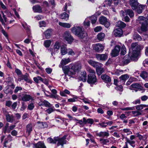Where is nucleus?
<instances>
[{
    "mask_svg": "<svg viewBox=\"0 0 148 148\" xmlns=\"http://www.w3.org/2000/svg\"><path fill=\"white\" fill-rule=\"evenodd\" d=\"M140 49V46L137 43H132L131 47L129 49L128 54L125 56L122 59L123 65L128 64L131 61L136 60L138 56Z\"/></svg>",
    "mask_w": 148,
    "mask_h": 148,
    "instance_id": "1",
    "label": "nucleus"
},
{
    "mask_svg": "<svg viewBox=\"0 0 148 148\" xmlns=\"http://www.w3.org/2000/svg\"><path fill=\"white\" fill-rule=\"evenodd\" d=\"M71 31L75 35L80 38H83L87 36V33L83 30L82 27H74L71 28Z\"/></svg>",
    "mask_w": 148,
    "mask_h": 148,
    "instance_id": "2",
    "label": "nucleus"
},
{
    "mask_svg": "<svg viewBox=\"0 0 148 148\" xmlns=\"http://www.w3.org/2000/svg\"><path fill=\"white\" fill-rule=\"evenodd\" d=\"M99 21L100 24L104 25L106 27L108 28L110 26V23L106 17L101 16L99 18Z\"/></svg>",
    "mask_w": 148,
    "mask_h": 148,
    "instance_id": "3",
    "label": "nucleus"
},
{
    "mask_svg": "<svg viewBox=\"0 0 148 148\" xmlns=\"http://www.w3.org/2000/svg\"><path fill=\"white\" fill-rule=\"evenodd\" d=\"M64 39L67 41L69 43H71L74 40L73 37L71 36L69 32L66 31L64 33Z\"/></svg>",
    "mask_w": 148,
    "mask_h": 148,
    "instance_id": "4",
    "label": "nucleus"
},
{
    "mask_svg": "<svg viewBox=\"0 0 148 148\" xmlns=\"http://www.w3.org/2000/svg\"><path fill=\"white\" fill-rule=\"evenodd\" d=\"M130 90H133L135 92H136L138 90H141L143 89L142 87L138 83L133 84L129 87Z\"/></svg>",
    "mask_w": 148,
    "mask_h": 148,
    "instance_id": "5",
    "label": "nucleus"
},
{
    "mask_svg": "<svg viewBox=\"0 0 148 148\" xmlns=\"http://www.w3.org/2000/svg\"><path fill=\"white\" fill-rule=\"evenodd\" d=\"M108 55L107 54H99L96 55V58L98 60L105 61L107 60Z\"/></svg>",
    "mask_w": 148,
    "mask_h": 148,
    "instance_id": "6",
    "label": "nucleus"
},
{
    "mask_svg": "<svg viewBox=\"0 0 148 148\" xmlns=\"http://www.w3.org/2000/svg\"><path fill=\"white\" fill-rule=\"evenodd\" d=\"M12 140V137L10 134L8 135L7 137L5 139L3 144V146L5 147H8L10 148L11 145H8V143Z\"/></svg>",
    "mask_w": 148,
    "mask_h": 148,
    "instance_id": "7",
    "label": "nucleus"
},
{
    "mask_svg": "<svg viewBox=\"0 0 148 148\" xmlns=\"http://www.w3.org/2000/svg\"><path fill=\"white\" fill-rule=\"evenodd\" d=\"M97 82V78L95 75L90 74L88 76L87 82L90 84H94Z\"/></svg>",
    "mask_w": 148,
    "mask_h": 148,
    "instance_id": "8",
    "label": "nucleus"
},
{
    "mask_svg": "<svg viewBox=\"0 0 148 148\" xmlns=\"http://www.w3.org/2000/svg\"><path fill=\"white\" fill-rule=\"evenodd\" d=\"M120 48L121 47L120 46H116L114 48L112 51L111 56L113 57H115L118 56L120 52Z\"/></svg>",
    "mask_w": 148,
    "mask_h": 148,
    "instance_id": "9",
    "label": "nucleus"
},
{
    "mask_svg": "<svg viewBox=\"0 0 148 148\" xmlns=\"http://www.w3.org/2000/svg\"><path fill=\"white\" fill-rule=\"evenodd\" d=\"M21 100L24 101H29L30 100L34 101V98L30 95L25 94H23L21 97Z\"/></svg>",
    "mask_w": 148,
    "mask_h": 148,
    "instance_id": "10",
    "label": "nucleus"
},
{
    "mask_svg": "<svg viewBox=\"0 0 148 148\" xmlns=\"http://www.w3.org/2000/svg\"><path fill=\"white\" fill-rule=\"evenodd\" d=\"M129 3L132 8L134 10H136L137 7L139 5L137 0H130Z\"/></svg>",
    "mask_w": 148,
    "mask_h": 148,
    "instance_id": "11",
    "label": "nucleus"
},
{
    "mask_svg": "<svg viewBox=\"0 0 148 148\" xmlns=\"http://www.w3.org/2000/svg\"><path fill=\"white\" fill-rule=\"evenodd\" d=\"M88 62L90 65L94 67L97 68L99 66H102L103 65L101 64L92 60H88Z\"/></svg>",
    "mask_w": 148,
    "mask_h": 148,
    "instance_id": "12",
    "label": "nucleus"
},
{
    "mask_svg": "<svg viewBox=\"0 0 148 148\" xmlns=\"http://www.w3.org/2000/svg\"><path fill=\"white\" fill-rule=\"evenodd\" d=\"M104 48V46L101 44L98 43L96 44L94 47V49L98 52H102Z\"/></svg>",
    "mask_w": 148,
    "mask_h": 148,
    "instance_id": "13",
    "label": "nucleus"
},
{
    "mask_svg": "<svg viewBox=\"0 0 148 148\" xmlns=\"http://www.w3.org/2000/svg\"><path fill=\"white\" fill-rule=\"evenodd\" d=\"M109 131H107L106 132H100L96 134V135L99 137L104 138L107 137L109 136Z\"/></svg>",
    "mask_w": 148,
    "mask_h": 148,
    "instance_id": "14",
    "label": "nucleus"
},
{
    "mask_svg": "<svg viewBox=\"0 0 148 148\" xmlns=\"http://www.w3.org/2000/svg\"><path fill=\"white\" fill-rule=\"evenodd\" d=\"M113 34L115 36H121L123 34L122 30L120 28L116 29L114 30Z\"/></svg>",
    "mask_w": 148,
    "mask_h": 148,
    "instance_id": "15",
    "label": "nucleus"
},
{
    "mask_svg": "<svg viewBox=\"0 0 148 148\" xmlns=\"http://www.w3.org/2000/svg\"><path fill=\"white\" fill-rule=\"evenodd\" d=\"M66 136H64L62 138H60L58 137V139L57 141H58V145L59 146L60 145H63L64 144H66V140L65 139L66 138Z\"/></svg>",
    "mask_w": 148,
    "mask_h": 148,
    "instance_id": "16",
    "label": "nucleus"
},
{
    "mask_svg": "<svg viewBox=\"0 0 148 148\" xmlns=\"http://www.w3.org/2000/svg\"><path fill=\"white\" fill-rule=\"evenodd\" d=\"M101 77L102 79L106 83H109L111 81L110 77L106 75H102L101 76Z\"/></svg>",
    "mask_w": 148,
    "mask_h": 148,
    "instance_id": "17",
    "label": "nucleus"
},
{
    "mask_svg": "<svg viewBox=\"0 0 148 148\" xmlns=\"http://www.w3.org/2000/svg\"><path fill=\"white\" fill-rule=\"evenodd\" d=\"M33 10L34 12L41 13L42 12V9L40 6L39 5H36L33 7Z\"/></svg>",
    "mask_w": 148,
    "mask_h": 148,
    "instance_id": "18",
    "label": "nucleus"
},
{
    "mask_svg": "<svg viewBox=\"0 0 148 148\" xmlns=\"http://www.w3.org/2000/svg\"><path fill=\"white\" fill-rule=\"evenodd\" d=\"M6 121L12 123L14 121V116L13 115L7 114L5 115Z\"/></svg>",
    "mask_w": 148,
    "mask_h": 148,
    "instance_id": "19",
    "label": "nucleus"
},
{
    "mask_svg": "<svg viewBox=\"0 0 148 148\" xmlns=\"http://www.w3.org/2000/svg\"><path fill=\"white\" fill-rule=\"evenodd\" d=\"M129 77L127 74H126L122 75L119 77L120 80L122 84H124L125 81Z\"/></svg>",
    "mask_w": 148,
    "mask_h": 148,
    "instance_id": "20",
    "label": "nucleus"
},
{
    "mask_svg": "<svg viewBox=\"0 0 148 148\" xmlns=\"http://www.w3.org/2000/svg\"><path fill=\"white\" fill-rule=\"evenodd\" d=\"M141 24V30L143 32L146 31L148 27V23L147 21H143V22Z\"/></svg>",
    "mask_w": 148,
    "mask_h": 148,
    "instance_id": "21",
    "label": "nucleus"
},
{
    "mask_svg": "<svg viewBox=\"0 0 148 148\" xmlns=\"http://www.w3.org/2000/svg\"><path fill=\"white\" fill-rule=\"evenodd\" d=\"M62 70L65 73L71 75L69 65L63 67Z\"/></svg>",
    "mask_w": 148,
    "mask_h": 148,
    "instance_id": "22",
    "label": "nucleus"
},
{
    "mask_svg": "<svg viewBox=\"0 0 148 148\" xmlns=\"http://www.w3.org/2000/svg\"><path fill=\"white\" fill-rule=\"evenodd\" d=\"M34 146L36 148H46L44 143L42 142H39L34 144Z\"/></svg>",
    "mask_w": 148,
    "mask_h": 148,
    "instance_id": "23",
    "label": "nucleus"
},
{
    "mask_svg": "<svg viewBox=\"0 0 148 148\" xmlns=\"http://www.w3.org/2000/svg\"><path fill=\"white\" fill-rule=\"evenodd\" d=\"M145 6V5H140L138 6L137 9V12L138 14H140L142 12V11L144 9Z\"/></svg>",
    "mask_w": 148,
    "mask_h": 148,
    "instance_id": "24",
    "label": "nucleus"
},
{
    "mask_svg": "<svg viewBox=\"0 0 148 148\" xmlns=\"http://www.w3.org/2000/svg\"><path fill=\"white\" fill-rule=\"evenodd\" d=\"M58 139V137H54L53 139L51 138H47V141L49 143L55 144L56 143Z\"/></svg>",
    "mask_w": 148,
    "mask_h": 148,
    "instance_id": "25",
    "label": "nucleus"
},
{
    "mask_svg": "<svg viewBox=\"0 0 148 148\" xmlns=\"http://www.w3.org/2000/svg\"><path fill=\"white\" fill-rule=\"evenodd\" d=\"M70 70H71V75L75 74V72L76 71L75 65V64H71L69 65Z\"/></svg>",
    "mask_w": 148,
    "mask_h": 148,
    "instance_id": "26",
    "label": "nucleus"
},
{
    "mask_svg": "<svg viewBox=\"0 0 148 148\" xmlns=\"http://www.w3.org/2000/svg\"><path fill=\"white\" fill-rule=\"evenodd\" d=\"M67 53L66 48L64 46H62L60 48V53L62 55H64Z\"/></svg>",
    "mask_w": 148,
    "mask_h": 148,
    "instance_id": "27",
    "label": "nucleus"
},
{
    "mask_svg": "<svg viewBox=\"0 0 148 148\" xmlns=\"http://www.w3.org/2000/svg\"><path fill=\"white\" fill-rule=\"evenodd\" d=\"M52 29H49L47 30L45 32L44 34L46 38H49L51 36Z\"/></svg>",
    "mask_w": 148,
    "mask_h": 148,
    "instance_id": "28",
    "label": "nucleus"
},
{
    "mask_svg": "<svg viewBox=\"0 0 148 148\" xmlns=\"http://www.w3.org/2000/svg\"><path fill=\"white\" fill-rule=\"evenodd\" d=\"M60 44L58 42H56L53 47V50L55 52L57 53L58 50L60 49Z\"/></svg>",
    "mask_w": 148,
    "mask_h": 148,
    "instance_id": "29",
    "label": "nucleus"
},
{
    "mask_svg": "<svg viewBox=\"0 0 148 148\" xmlns=\"http://www.w3.org/2000/svg\"><path fill=\"white\" fill-rule=\"evenodd\" d=\"M71 62L69 58H64L62 59L60 62V64L62 65H64Z\"/></svg>",
    "mask_w": 148,
    "mask_h": 148,
    "instance_id": "30",
    "label": "nucleus"
},
{
    "mask_svg": "<svg viewBox=\"0 0 148 148\" xmlns=\"http://www.w3.org/2000/svg\"><path fill=\"white\" fill-rule=\"evenodd\" d=\"M60 95L62 96L66 97V94L69 95L70 93V92L67 89H65L62 91H60Z\"/></svg>",
    "mask_w": 148,
    "mask_h": 148,
    "instance_id": "31",
    "label": "nucleus"
},
{
    "mask_svg": "<svg viewBox=\"0 0 148 148\" xmlns=\"http://www.w3.org/2000/svg\"><path fill=\"white\" fill-rule=\"evenodd\" d=\"M116 25L117 26L120 28H123L125 27L126 24L123 22L119 21L116 23Z\"/></svg>",
    "mask_w": 148,
    "mask_h": 148,
    "instance_id": "32",
    "label": "nucleus"
},
{
    "mask_svg": "<svg viewBox=\"0 0 148 148\" xmlns=\"http://www.w3.org/2000/svg\"><path fill=\"white\" fill-rule=\"evenodd\" d=\"M125 143H127V144L129 143L132 147L134 148L135 147V145H134L135 143V141L133 140H130V139L127 138L126 139V142Z\"/></svg>",
    "mask_w": 148,
    "mask_h": 148,
    "instance_id": "33",
    "label": "nucleus"
},
{
    "mask_svg": "<svg viewBox=\"0 0 148 148\" xmlns=\"http://www.w3.org/2000/svg\"><path fill=\"white\" fill-rule=\"evenodd\" d=\"M81 76L80 77V79L83 82H85L86 79V73L85 71H83L81 73Z\"/></svg>",
    "mask_w": 148,
    "mask_h": 148,
    "instance_id": "34",
    "label": "nucleus"
},
{
    "mask_svg": "<svg viewBox=\"0 0 148 148\" xmlns=\"http://www.w3.org/2000/svg\"><path fill=\"white\" fill-rule=\"evenodd\" d=\"M9 123H7L3 128V132L4 134L6 133H10L9 128Z\"/></svg>",
    "mask_w": 148,
    "mask_h": 148,
    "instance_id": "35",
    "label": "nucleus"
},
{
    "mask_svg": "<svg viewBox=\"0 0 148 148\" xmlns=\"http://www.w3.org/2000/svg\"><path fill=\"white\" fill-rule=\"evenodd\" d=\"M105 36V34L102 32L99 33L97 35L98 39L100 41L103 40Z\"/></svg>",
    "mask_w": 148,
    "mask_h": 148,
    "instance_id": "36",
    "label": "nucleus"
},
{
    "mask_svg": "<svg viewBox=\"0 0 148 148\" xmlns=\"http://www.w3.org/2000/svg\"><path fill=\"white\" fill-rule=\"evenodd\" d=\"M126 14L128 15L131 17H132L134 16V13L132 10L130 9H127L125 11Z\"/></svg>",
    "mask_w": 148,
    "mask_h": 148,
    "instance_id": "37",
    "label": "nucleus"
},
{
    "mask_svg": "<svg viewBox=\"0 0 148 148\" xmlns=\"http://www.w3.org/2000/svg\"><path fill=\"white\" fill-rule=\"evenodd\" d=\"M133 39L136 40H137L140 41L142 40V38L137 33H134L133 36Z\"/></svg>",
    "mask_w": 148,
    "mask_h": 148,
    "instance_id": "38",
    "label": "nucleus"
},
{
    "mask_svg": "<svg viewBox=\"0 0 148 148\" xmlns=\"http://www.w3.org/2000/svg\"><path fill=\"white\" fill-rule=\"evenodd\" d=\"M26 132L29 134L32 130V125L31 124H29L26 127Z\"/></svg>",
    "mask_w": 148,
    "mask_h": 148,
    "instance_id": "39",
    "label": "nucleus"
},
{
    "mask_svg": "<svg viewBox=\"0 0 148 148\" xmlns=\"http://www.w3.org/2000/svg\"><path fill=\"white\" fill-rule=\"evenodd\" d=\"M148 106V105L140 104L136 106V109L138 110H141L143 109L144 107H146Z\"/></svg>",
    "mask_w": 148,
    "mask_h": 148,
    "instance_id": "40",
    "label": "nucleus"
},
{
    "mask_svg": "<svg viewBox=\"0 0 148 148\" xmlns=\"http://www.w3.org/2000/svg\"><path fill=\"white\" fill-rule=\"evenodd\" d=\"M24 79L25 81L28 80V76L27 74L22 75L21 76L18 78V80L21 81L22 80Z\"/></svg>",
    "mask_w": 148,
    "mask_h": 148,
    "instance_id": "41",
    "label": "nucleus"
},
{
    "mask_svg": "<svg viewBox=\"0 0 148 148\" xmlns=\"http://www.w3.org/2000/svg\"><path fill=\"white\" fill-rule=\"evenodd\" d=\"M69 15L64 12L61 14L60 18L62 19H64L67 20L68 19Z\"/></svg>",
    "mask_w": 148,
    "mask_h": 148,
    "instance_id": "42",
    "label": "nucleus"
},
{
    "mask_svg": "<svg viewBox=\"0 0 148 148\" xmlns=\"http://www.w3.org/2000/svg\"><path fill=\"white\" fill-rule=\"evenodd\" d=\"M59 24L60 25L65 28H69L71 27V25L68 23L60 22L59 23Z\"/></svg>",
    "mask_w": 148,
    "mask_h": 148,
    "instance_id": "43",
    "label": "nucleus"
},
{
    "mask_svg": "<svg viewBox=\"0 0 148 148\" xmlns=\"http://www.w3.org/2000/svg\"><path fill=\"white\" fill-rule=\"evenodd\" d=\"M89 19H90L92 23L93 24H95L97 21V17L94 15L88 18Z\"/></svg>",
    "mask_w": 148,
    "mask_h": 148,
    "instance_id": "44",
    "label": "nucleus"
},
{
    "mask_svg": "<svg viewBox=\"0 0 148 148\" xmlns=\"http://www.w3.org/2000/svg\"><path fill=\"white\" fill-rule=\"evenodd\" d=\"M99 141L101 142V143L102 144L106 145L109 142V140L107 139H103L102 138H100L99 139Z\"/></svg>",
    "mask_w": 148,
    "mask_h": 148,
    "instance_id": "45",
    "label": "nucleus"
},
{
    "mask_svg": "<svg viewBox=\"0 0 148 148\" xmlns=\"http://www.w3.org/2000/svg\"><path fill=\"white\" fill-rule=\"evenodd\" d=\"M33 79L34 81L37 83H38L39 81H40L42 82H43V81L42 78L41 77L39 76L34 77Z\"/></svg>",
    "mask_w": 148,
    "mask_h": 148,
    "instance_id": "46",
    "label": "nucleus"
},
{
    "mask_svg": "<svg viewBox=\"0 0 148 148\" xmlns=\"http://www.w3.org/2000/svg\"><path fill=\"white\" fill-rule=\"evenodd\" d=\"M137 137H138L140 140H144L146 138L145 135H142L138 133L136 134Z\"/></svg>",
    "mask_w": 148,
    "mask_h": 148,
    "instance_id": "47",
    "label": "nucleus"
},
{
    "mask_svg": "<svg viewBox=\"0 0 148 148\" xmlns=\"http://www.w3.org/2000/svg\"><path fill=\"white\" fill-rule=\"evenodd\" d=\"M51 41L49 40H45L44 43L45 47H49L51 45Z\"/></svg>",
    "mask_w": 148,
    "mask_h": 148,
    "instance_id": "48",
    "label": "nucleus"
},
{
    "mask_svg": "<svg viewBox=\"0 0 148 148\" xmlns=\"http://www.w3.org/2000/svg\"><path fill=\"white\" fill-rule=\"evenodd\" d=\"M96 69L97 74L98 75H100L104 72V69L101 68H98V67Z\"/></svg>",
    "mask_w": 148,
    "mask_h": 148,
    "instance_id": "49",
    "label": "nucleus"
},
{
    "mask_svg": "<svg viewBox=\"0 0 148 148\" xmlns=\"http://www.w3.org/2000/svg\"><path fill=\"white\" fill-rule=\"evenodd\" d=\"M44 106L47 107H51L52 105L50 104L48 101L46 100L44 101Z\"/></svg>",
    "mask_w": 148,
    "mask_h": 148,
    "instance_id": "50",
    "label": "nucleus"
},
{
    "mask_svg": "<svg viewBox=\"0 0 148 148\" xmlns=\"http://www.w3.org/2000/svg\"><path fill=\"white\" fill-rule=\"evenodd\" d=\"M124 133L127 134V135H129L131 134H132V132L130 130V129H124L123 130Z\"/></svg>",
    "mask_w": 148,
    "mask_h": 148,
    "instance_id": "51",
    "label": "nucleus"
},
{
    "mask_svg": "<svg viewBox=\"0 0 148 148\" xmlns=\"http://www.w3.org/2000/svg\"><path fill=\"white\" fill-rule=\"evenodd\" d=\"M112 0H107L104 2L105 4L104 5V6H106H106H111V5L112 3Z\"/></svg>",
    "mask_w": 148,
    "mask_h": 148,
    "instance_id": "52",
    "label": "nucleus"
},
{
    "mask_svg": "<svg viewBox=\"0 0 148 148\" xmlns=\"http://www.w3.org/2000/svg\"><path fill=\"white\" fill-rule=\"evenodd\" d=\"M148 75L147 73L145 71H143L140 74V76L144 79L147 78Z\"/></svg>",
    "mask_w": 148,
    "mask_h": 148,
    "instance_id": "53",
    "label": "nucleus"
},
{
    "mask_svg": "<svg viewBox=\"0 0 148 148\" xmlns=\"http://www.w3.org/2000/svg\"><path fill=\"white\" fill-rule=\"evenodd\" d=\"M137 21L138 23L141 24L143 23V21H146L145 19V18L143 16H140L138 18Z\"/></svg>",
    "mask_w": 148,
    "mask_h": 148,
    "instance_id": "54",
    "label": "nucleus"
},
{
    "mask_svg": "<svg viewBox=\"0 0 148 148\" xmlns=\"http://www.w3.org/2000/svg\"><path fill=\"white\" fill-rule=\"evenodd\" d=\"M126 52V50L125 47L124 45L122 46L121 49V53L123 55H124Z\"/></svg>",
    "mask_w": 148,
    "mask_h": 148,
    "instance_id": "55",
    "label": "nucleus"
},
{
    "mask_svg": "<svg viewBox=\"0 0 148 148\" xmlns=\"http://www.w3.org/2000/svg\"><path fill=\"white\" fill-rule=\"evenodd\" d=\"M90 22L88 20V18H86L84 22V25L85 27H88L90 25Z\"/></svg>",
    "mask_w": 148,
    "mask_h": 148,
    "instance_id": "56",
    "label": "nucleus"
},
{
    "mask_svg": "<svg viewBox=\"0 0 148 148\" xmlns=\"http://www.w3.org/2000/svg\"><path fill=\"white\" fill-rule=\"evenodd\" d=\"M132 113L135 116H137L138 115H141V113L138 110L134 111H132Z\"/></svg>",
    "mask_w": 148,
    "mask_h": 148,
    "instance_id": "57",
    "label": "nucleus"
},
{
    "mask_svg": "<svg viewBox=\"0 0 148 148\" xmlns=\"http://www.w3.org/2000/svg\"><path fill=\"white\" fill-rule=\"evenodd\" d=\"M77 97L76 96H74L73 98L68 99V101L69 102H74L77 101Z\"/></svg>",
    "mask_w": 148,
    "mask_h": 148,
    "instance_id": "58",
    "label": "nucleus"
},
{
    "mask_svg": "<svg viewBox=\"0 0 148 148\" xmlns=\"http://www.w3.org/2000/svg\"><path fill=\"white\" fill-rule=\"evenodd\" d=\"M122 84H120L119 86H117L115 88V89L117 91H119L121 92L122 91L123 89V87L121 85Z\"/></svg>",
    "mask_w": 148,
    "mask_h": 148,
    "instance_id": "59",
    "label": "nucleus"
},
{
    "mask_svg": "<svg viewBox=\"0 0 148 148\" xmlns=\"http://www.w3.org/2000/svg\"><path fill=\"white\" fill-rule=\"evenodd\" d=\"M50 108H48L46 110V112L49 114H50L51 113L54 111V110L53 108H54V107L52 106V107Z\"/></svg>",
    "mask_w": 148,
    "mask_h": 148,
    "instance_id": "60",
    "label": "nucleus"
},
{
    "mask_svg": "<svg viewBox=\"0 0 148 148\" xmlns=\"http://www.w3.org/2000/svg\"><path fill=\"white\" fill-rule=\"evenodd\" d=\"M15 72L19 77L22 75L21 71L18 69H16L15 70Z\"/></svg>",
    "mask_w": 148,
    "mask_h": 148,
    "instance_id": "61",
    "label": "nucleus"
},
{
    "mask_svg": "<svg viewBox=\"0 0 148 148\" xmlns=\"http://www.w3.org/2000/svg\"><path fill=\"white\" fill-rule=\"evenodd\" d=\"M68 51V55L71 56H74L75 55V53L72 49H69Z\"/></svg>",
    "mask_w": 148,
    "mask_h": 148,
    "instance_id": "62",
    "label": "nucleus"
},
{
    "mask_svg": "<svg viewBox=\"0 0 148 148\" xmlns=\"http://www.w3.org/2000/svg\"><path fill=\"white\" fill-rule=\"evenodd\" d=\"M39 24L40 27H45L46 26V22L44 21H40Z\"/></svg>",
    "mask_w": 148,
    "mask_h": 148,
    "instance_id": "63",
    "label": "nucleus"
},
{
    "mask_svg": "<svg viewBox=\"0 0 148 148\" xmlns=\"http://www.w3.org/2000/svg\"><path fill=\"white\" fill-rule=\"evenodd\" d=\"M34 107V104L33 103H31L28 106V109L29 110H32L33 109Z\"/></svg>",
    "mask_w": 148,
    "mask_h": 148,
    "instance_id": "64",
    "label": "nucleus"
}]
</instances>
